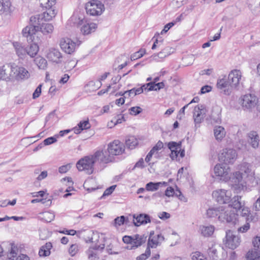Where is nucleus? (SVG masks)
<instances>
[{"label": "nucleus", "instance_id": "nucleus-1", "mask_svg": "<svg viewBox=\"0 0 260 260\" xmlns=\"http://www.w3.org/2000/svg\"><path fill=\"white\" fill-rule=\"evenodd\" d=\"M212 196L216 201L219 204L229 203L228 207H224L225 208H230V210L233 208L235 211L238 212V210L241 209L243 205L241 202V197L237 196H234L231 199L232 193L230 190L225 189H218L214 191Z\"/></svg>", "mask_w": 260, "mask_h": 260}, {"label": "nucleus", "instance_id": "nucleus-2", "mask_svg": "<svg viewBox=\"0 0 260 260\" xmlns=\"http://www.w3.org/2000/svg\"><path fill=\"white\" fill-rule=\"evenodd\" d=\"M208 218L218 217L221 222H226L235 224L239 214L234 211L230 210V208H225L223 206L209 208L206 211Z\"/></svg>", "mask_w": 260, "mask_h": 260}, {"label": "nucleus", "instance_id": "nucleus-3", "mask_svg": "<svg viewBox=\"0 0 260 260\" xmlns=\"http://www.w3.org/2000/svg\"><path fill=\"white\" fill-rule=\"evenodd\" d=\"M37 24H31L30 21L29 25L24 27L22 31L23 37H26L27 41H32L33 35L38 31H41L44 35L51 34L54 29L52 24L43 23V21L39 20Z\"/></svg>", "mask_w": 260, "mask_h": 260}, {"label": "nucleus", "instance_id": "nucleus-4", "mask_svg": "<svg viewBox=\"0 0 260 260\" xmlns=\"http://www.w3.org/2000/svg\"><path fill=\"white\" fill-rule=\"evenodd\" d=\"M56 0H44V4L43 2L41 3V5H45L46 11L41 14H38L32 16L30 18V21L31 24H36L37 21L38 22L39 20L49 21L54 17L57 13L56 11L52 8V6L56 3Z\"/></svg>", "mask_w": 260, "mask_h": 260}, {"label": "nucleus", "instance_id": "nucleus-5", "mask_svg": "<svg viewBox=\"0 0 260 260\" xmlns=\"http://www.w3.org/2000/svg\"><path fill=\"white\" fill-rule=\"evenodd\" d=\"M242 210L240 211V215L244 217L246 223L243 226L238 228V232L241 233L246 232L250 228L249 222L256 221L257 220L259 215L257 213H250L248 208L243 207Z\"/></svg>", "mask_w": 260, "mask_h": 260}, {"label": "nucleus", "instance_id": "nucleus-6", "mask_svg": "<svg viewBox=\"0 0 260 260\" xmlns=\"http://www.w3.org/2000/svg\"><path fill=\"white\" fill-rule=\"evenodd\" d=\"M86 13L91 16L101 15L105 10L104 5L99 1L91 0L85 5Z\"/></svg>", "mask_w": 260, "mask_h": 260}, {"label": "nucleus", "instance_id": "nucleus-7", "mask_svg": "<svg viewBox=\"0 0 260 260\" xmlns=\"http://www.w3.org/2000/svg\"><path fill=\"white\" fill-rule=\"evenodd\" d=\"M91 155L80 159L76 164V167L79 171H85L88 174H91L93 172L94 164Z\"/></svg>", "mask_w": 260, "mask_h": 260}, {"label": "nucleus", "instance_id": "nucleus-8", "mask_svg": "<svg viewBox=\"0 0 260 260\" xmlns=\"http://www.w3.org/2000/svg\"><path fill=\"white\" fill-rule=\"evenodd\" d=\"M91 156L95 164H108L114 159V157L109 155L107 149L98 150Z\"/></svg>", "mask_w": 260, "mask_h": 260}, {"label": "nucleus", "instance_id": "nucleus-9", "mask_svg": "<svg viewBox=\"0 0 260 260\" xmlns=\"http://www.w3.org/2000/svg\"><path fill=\"white\" fill-rule=\"evenodd\" d=\"M237 154L234 149L225 148L219 154V159L224 164H233L237 159Z\"/></svg>", "mask_w": 260, "mask_h": 260}, {"label": "nucleus", "instance_id": "nucleus-10", "mask_svg": "<svg viewBox=\"0 0 260 260\" xmlns=\"http://www.w3.org/2000/svg\"><path fill=\"white\" fill-rule=\"evenodd\" d=\"M223 242L226 247L234 249L240 245V239L238 236L234 235L232 231L229 230L226 232Z\"/></svg>", "mask_w": 260, "mask_h": 260}, {"label": "nucleus", "instance_id": "nucleus-11", "mask_svg": "<svg viewBox=\"0 0 260 260\" xmlns=\"http://www.w3.org/2000/svg\"><path fill=\"white\" fill-rule=\"evenodd\" d=\"M231 181L233 183L232 185L235 188L243 189L244 187H246V185H248L251 183H249V181L246 179L245 177L242 175V173L240 172H236L233 175V176L230 178Z\"/></svg>", "mask_w": 260, "mask_h": 260}, {"label": "nucleus", "instance_id": "nucleus-12", "mask_svg": "<svg viewBox=\"0 0 260 260\" xmlns=\"http://www.w3.org/2000/svg\"><path fill=\"white\" fill-rule=\"evenodd\" d=\"M124 148L122 143L119 140H114L108 145L107 150L109 155L114 157L115 155L121 154L124 151Z\"/></svg>", "mask_w": 260, "mask_h": 260}, {"label": "nucleus", "instance_id": "nucleus-13", "mask_svg": "<svg viewBox=\"0 0 260 260\" xmlns=\"http://www.w3.org/2000/svg\"><path fill=\"white\" fill-rule=\"evenodd\" d=\"M214 171L215 175L220 177V179L224 181H227L231 178L230 168L225 164L216 165Z\"/></svg>", "mask_w": 260, "mask_h": 260}, {"label": "nucleus", "instance_id": "nucleus-14", "mask_svg": "<svg viewBox=\"0 0 260 260\" xmlns=\"http://www.w3.org/2000/svg\"><path fill=\"white\" fill-rule=\"evenodd\" d=\"M258 103V98L254 94H247L241 99V105L245 109H252Z\"/></svg>", "mask_w": 260, "mask_h": 260}, {"label": "nucleus", "instance_id": "nucleus-15", "mask_svg": "<svg viewBox=\"0 0 260 260\" xmlns=\"http://www.w3.org/2000/svg\"><path fill=\"white\" fill-rule=\"evenodd\" d=\"M12 73V80H25L29 77V73L27 70L21 67H13Z\"/></svg>", "mask_w": 260, "mask_h": 260}, {"label": "nucleus", "instance_id": "nucleus-16", "mask_svg": "<svg viewBox=\"0 0 260 260\" xmlns=\"http://www.w3.org/2000/svg\"><path fill=\"white\" fill-rule=\"evenodd\" d=\"M60 46L61 49L66 53L71 54L74 52L76 43L69 38H62L60 41Z\"/></svg>", "mask_w": 260, "mask_h": 260}, {"label": "nucleus", "instance_id": "nucleus-17", "mask_svg": "<svg viewBox=\"0 0 260 260\" xmlns=\"http://www.w3.org/2000/svg\"><path fill=\"white\" fill-rule=\"evenodd\" d=\"M240 173H242V175L245 177L246 179L249 181V183H253L255 178L253 176L254 173L251 170V166L247 162H243L240 166Z\"/></svg>", "mask_w": 260, "mask_h": 260}, {"label": "nucleus", "instance_id": "nucleus-18", "mask_svg": "<svg viewBox=\"0 0 260 260\" xmlns=\"http://www.w3.org/2000/svg\"><path fill=\"white\" fill-rule=\"evenodd\" d=\"M47 58L49 60L59 64L62 62L63 56L58 49L54 48H51L48 51Z\"/></svg>", "mask_w": 260, "mask_h": 260}, {"label": "nucleus", "instance_id": "nucleus-19", "mask_svg": "<svg viewBox=\"0 0 260 260\" xmlns=\"http://www.w3.org/2000/svg\"><path fill=\"white\" fill-rule=\"evenodd\" d=\"M241 77L242 74L240 70H234L231 71L228 79L230 87L236 88L239 84Z\"/></svg>", "mask_w": 260, "mask_h": 260}, {"label": "nucleus", "instance_id": "nucleus-20", "mask_svg": "<svg viewBox=\"0 0 260 260\" xmlns=\"http://www.w3.org/2000/svg\"><path fill=\"white\" fill-rule=\"evenodd\" d=\"M206 109L204 106L198 105L194 108L193 119L195 124L201 123L205 117Z\"/></svg>", "mask_w": 260, "mask_h": 260}, {"label": "nucleus", "instance_id": "nucleus-21", "mask_svg": "<svg viewBox=\"0 0 260 260\" xmlns=\"http://www.w3.org/2000/svg\"><path fill=\"white\" fill-rule=\"evenodd\" d=\"M13 66L10 64H6L0 67V80H12Z\"/></svg>", "mask_w": 260, "mask_h": 260}, {"label": "nucleus", "instance_id": "nucleus-22", "mask_svg": "<svg viewBox=\"0 0 260 260\" xmlns=\"http://www.w3.org/2000/svg\"><path fill=\"white\" fill-rule=\"evenodd\" d=\"M78 25H83L80 30L84 35H88L92 31H94L97 27L96 24L93 23L84 24V20L79 18Z\"/></svg>", "mask_w": 260, "mask_h": 260}, {"label": "nucleus", "instance_id": "nucleus-23", "mask_svg": "<svg viewBox=\"0 0 260 260\" xmlns=\"http://www.w3.org/2000/svg\"><path fill=\"white\" fill-rule=\"evenodd\" d=\"M133 218L134 223L137 226L151 222L150 216L146 214H140L137 216L134 215Z\"/></svg>", "mask_w": 260, "mask_h": 260}, {"label": "nucleus", "instance_id": "nucleus-24", "mask_svg": "<svg viewBox=\"0 0 260 260\" xmlns=\"http://www.w3.org/2000/svg\"><path fill=\"white\" fill-rule=\"evenodd\" d=\"M223 248L217 244H212L211 247H209L207 252L210 258L213 260H217L218 256V253L219 252L222 251Z\"/></svg>", "mask_w": 260, "mask_h": 260}, {"label": "nucleus", "instance_id": "nucleus-25", "mask_svg": "<svg viewBox=\"0 0 260 260\" xmlns=\"http://www.w3.org/2000/svg\"><path fill=\"white\" fill-rule=\"evenodd\" d=\"M248 142L253 148H257L259 145V137L255 131H251L248 134Z\"/></svg>", "mask_w": 260, "mask_h": 260}, {"label": "nucleus", "instance_id": "nucleus-26", "mask_svg": "<svg viewBox=\"0 0 260 260\" xmlns=\"http://www.w3.org/2000/svg\"><path fill=\"white\" fill-rule=\"evenodd\" d=\"M216 85L218 88L223 90L225 94H230L231 93V88L232 87H230V83L226 79H218Z\"/></svg>", "mask_w": 260, "mask_h": 260}, {"label": "nucleus", "instance_id": "nucleus-27", "mask_svg": "<svg viewBox=\"0 0 260 260\" xmlns=\"http://www.w3.org/2000/svg\"><path fill=\"white\" fill-rule=\"evenodd\" d=\"M199 230L202 236L204 237H210L213 234L215 227L212 225H201Z\"/></svg>", "mask_w": 260, "mask_h": 260}, {"label": "nucleus", "instance_id": "nucleus-28", "mask_svg": "<svg viewBox=\"0 0 260 260\" xmlns=\"http://www.w3.org/2000/svg\"><path fill=\"white\" fill-rule=\"evenodd\" d=\"M134 239L133 245H132L131 248H128V247H127L128 249H135L141 246L143 243L146 242L147 236L145 235H140L139 234H136L134 235Z\"/></svg>", "mask_w": 260, "mask_h": 260}, {"label": "nucleus", "instance_id": "nucleus-29", "mask_svg": "<svg viewBox=\"0 0 260 260\" xmlns=\"http://www.w3.org/2000/svg\"><path fill=\"white\" fill-rule=\"evenodd\" d=\"M173 48L170 47H166L157 54H154L152 57L155 60L157 59V57L159 58L162 59L168 56L172 53H173Z\"/></svg>", "mask_w": 260, "mask_h": 260}, {"label": "nucleus", "instance_id": "nucleus-30", "mask_svg": "<svg viewBox=\"0 0 260 260\" xmlns=\"http://www.w3.org/2000/svg\"><path fill=\"white\" fill-rule=\"evenodd\" d=\"M159 244L157 239V237L154 235V232L151 231L149 234V237L148 241L147 248H156Z\"/></svg>", "mask_w": 260, "mask_h": 260}, {"label": "nucleus", "instance_id": "nucleus-31", "mask_svg": "<svg viewBox=\"0 0 260 260\" xmlns=\"http://www.w3.org/2000/svg\"><path fill=\"white\" fill-rule=\"evenodd\" d=\"M246 257L247 260H258L260 258V249L254 247L247 252Z\"/></svg>", "mask_w": 260, "mask_h": 260}, {"label": "nucleus", "instance_id": "nucleus-32", "mask_svg": "<svg viewBox=\"0 0 260 260\" xmlns=\"http://www.w3.org/2000/svg\"><path fill=\"white\" fill-rule=\"evenodd\" d=\"M13 46L15 49L16 54L20 57H23L26 54V48H24L18 42L13 43Z\"/></svg>", "mask_w": 260, "mask_h": 260}, {"label": "nucleus", "instance_id": "nucleus-33", "mask_svg": "<svg viewBox=\"0 0 260 260\" xmlns=\"http://www.w3.org/2000/svg\"><path fill=\"white\" fill-rule=\"evenodd\" d=\"M214 134L216 139L220 141L225 136L224 128L221 126H215L214 129Z\"/></svg>", "mask_w": 260, "mask_h": 260}, {"label": "nucleus", "instance_id": "nucleus-34", "mask_svg": "<svg viewBox=\"0 0 260 260\" xmlns=\"http://www.w3.org/2000/svg\"><path fill=\"white\" fill-rule=\"evenodd\" d=\"M26 54L30 57H34L39 51V47L36 43H32L26 47Z\"/></svg>", "mask_w": 260, "mask_h": 260}, {"label": "nucleus", "instance_id": "nucleus-35", "mask_svg": "<svg viewBox=\"0 0 260 260\" xmlns=\"http://www.w3.org/2000/svg\"><path fill=\"white\" fill-rule=\"evenodd\" d=\"M86 253L89 260H95L99 258L98 251L93 246L90 247L86 251Z\"/></svg>", "mask_w": 260, "mask_h": 260}, {"label": "nucleus", "instance_id": "nucleus-36", "mask_svg": "<svg viewBox=\"0 0 260 260\" xmlns=\"http://www.w3.org/2000/svg\"><path fill=\"white\" fill-rule=\"evenodd\" d=\"M148 88V91H157L164 87L165 84L164 82H161L157 83H155V82H150L146 84Z\"/></svg>", "mask_w": 260, "mask_h": 260}, {"label": "nucleus", "instance_id": "nucleus-37", "mask_svg": "<svg viewBox=\"0 0 260 260\" xmlns=\"http://www.w3.org/2000/svg\"><path fill=\"white\" fill-rule=\"evenodd\" d=\"M165 184L167 185V183L165 182H150L146 184V189L148 191H154L157 190L160 185Z\"/></svg>", "mask_w": 260, "mask_h": 260}, {"label": "nucleus", "instance_id": "nucleus-38", "mask_svg": "<svg viewBox=\"0 0 260 260\" xmlns=\"http://www.w3.org/2000/svg\"><path fill=\"white\" fill-rule=\"evenodd\" d=\"M138 141L134 136H129L125 141L126 146L130 149H133L138 145Z\"/></svg>", "mask_w": 260, "mask_h": 260}, {"label": "nucleus", "instance_id": "nucleus-39", "mask_svg": "<svg viewBox=\"0 0 260 260\" xmlns=\"http://www.w3.org/2000/svg\"><path fill=\"white\" fill-rule=\"evenodd\" d=\"M35 62L40 69H45L47 66V60L42 57H38L35 59Z\"/></svg>", "mask_w": 260, "mask_h": 260}, {"label": "nucleus", "instance_id": "nucleus-40", "mask_svg": "<svg viewBox=\"0 0 260 260\" xmlns=\"http://www.w3.org/2000/svg\"><path fill=\"white\" fill-rule=\"evenodd\" d=\"M11 3L8 1L0 0V14L9 11Z\"/></svg>", "mask_w": 260, "mask_h": 260}, {"label": "nucleus", "instance_id": "nucleus-41", "mask_svg": "<svg viewBox=\"0 0 260 260\" xmlns=\"http://www.w3.org/2000/svg\"><path fill=\"white\" fill-rule=\"evenodd\" d=\"M168 149L170 150L171 151H180L181 147V143H177L175 142H169L167 144Z\"/></svg>", "mask_w": 260, "mask_h": 260}, {"label": "nucleus", "instance_id": "nucleus-42", "mask_svg": "<svg viewBox=\"0 0 260 260\" xmlns=\"http://www.w3.org/2000/svg\"><path fill=\"white\" fill-rule=\"evenodd\" d=\"M11 250L8 255L9 258H13L12 260H14V258L16 257L17 255L18 248L14 243H10Z\"/></svg>", "mask_w": 260, "mask_h": 260}, {"label": "nucleus", "instance_id": "nucleus-43", "mask_svg": "<svg viewBox=\"0 0 260 260\" xmlns=\"http://www.w3.org/2000/svg\"><path fill=\"white\" fill-rule=\"evenodd\" d=\"M55 215L53 213L50 212H45L43 213L42 219L47 222H51L54 219Z\"/></svg>", "mask_w": 260, "mask_h": 260}, {"label": "nucleus", "instance_id": "nucleus-44", "mask_svg": "<svg viewBox=\"0 0 260 260\" xmlns=\"http://www.w3.org/2000/svg\"><path fill=\"white\" fill-rule=\"evenodd\" d=\"M191 260H207V259L201 252L196 251L191 254Z\"/></svg>", "mask_w": 260, "mask_h": 260}, {"label": "nucleus", "instance_id": "nucleus-45", "mask_svg": "<svg viewBox=\"0 0 260 260\" xmlns=\"http://www.w3.org/2000/svg\"><path fill=\"white\" fill-rule=\"evenodd\" d=\"M78 251L79 246L77 244H72L69 249V253L71 256H75Z\"/></svg>", "mask_w": 260, "mask_h": 260}, {"label": "nucleus", "instance_id": "nucleus-46", "mask_svg": "<svg viewBox=\"0 0 260 260\" xmlns=\"http://www.w3.org/2000/svg\"><path fill=\"white\" fill-rule=\"evenodd\" d=\"M145 53V49H140L139 51L134 53L131 56V59L132 60H135L138 58L142 57Z\"/></svg>", "mask_w": 260, "mask_h": 260}, {"label": "nucleus", "instance_id": "nucleus-47", "mask_svg": "<svg viewBox=\"0 0 260 260\" xmlns=\"http://www.w3.org/2000/svg\"><path fill=\"white\" fill-rule=\"evenodd\" d=\"M58 137V135H55L54 137H50L45 139L43 142L45 146L49 145L56 142L57 141L56 138Z\"/></svg>", "mask_w": 260, "mask_h": 260}, {"label": "nucleus", "instance_id": "nucleus-48", "mask_svg": "<svg viewBox=\"0 0 260 260\" xmlns=\"http://www.w3.org/2000/svg\"><path fill=\"white\" fill-rule=\"evenodd\" d=\"M151 254L150 249L149 248H146L145 252L141 254L137 257V260H146L148 257L150 256Z\"/></svg>", "mask_w": 260, "mask_h": 260}, {"label": "nucleus", "instance_id": "nucleus-49", "mask_svg": "<svg viewBox=\"0 0 260 260\" xmlns=\"http://www.w3.org/2000/svg\"><path fill=\"white\" fill-rule=\"evenodd\" d=\"M129 114L132 115H137L142 112V109L140 107L136 106L131 107L129 109Z\"/></svg>", "mask_w": 260, "mask_h": 260}, {"label": "nucleus", "instance_id": "nucleus-50", "mask_svg": "<svg viewBox=\"0 0 260 260\" xmlns=\"http://www.w3.org/2000/svg\"><path fill=\"white\" fill-rule=\"evenodd\" d=\"M164 147L163 143L159 141L156 145L151 149L152 151L154 152L156 154L158 153V151L161 150Z\"/></svg>", "mask_w": 260, "mask_h": 260}, {"label": "nucleus", "instance_id": "nucleus-51", "mask_svg": "<svg viewBox=\"0 0 260 260\" xmlns=\"http://www.w3.org/2000/svg\"><path fill=\"white\" fill-rule=\"evenodd\" d=\"M116 187V185H113L111 186L109 188H107L105 190L103 196L101 197V199H103L105 196L110 195L114 191Z\"/></svg>", "mask_w": 260, "mask_h": 260}, {"label": "nucleus", "instance_id": "nucleus-52", "mask_svg": "<svg viewBox=\"0 0 260 260\" xmlns=\"http://www.w3.org/2000/svg\"><path fill=\"white\" fill-rule=\"evenodd\" d=\"M78 125V127L81 128V129L82 130L87 129L89 128L90 127V124L89 123L88 120L80 121Z\"/></svg>", "mask_w": 260, "mask_h": 260}, {"label": "nucleus", "instance_id": "nucleus-53", "mask_svg": "<svg viewBox=\"0 0 260 260\" xmlns=\"http://www.w3.org/2000/svg\"><path fill=\"white\" fill-rule=\"evenodd\" d=\"M126 221L124 216L117 217L114 219L115 225L120 226L123 224Z\"/></svg>", "mask_w": 260, "mask_h": 260}, {"label": "nucleus", "instance_id": "nucleus-54", "mask_svg": "<svg viewBox=\"0 0 260 260\" xmlns=\"http://www.w3.org/2000/svg\"><path fill=\"white\" fill-rule=\"evenodd\" d=\"M134 236H124L122 238V240L124 243L126 244H131L133 245L134 243Z\"/></svg>", "mask_w": 260, "mask_h": 260}, {"label": "nucleus", "instance_id": "nucleus-55", "mask_svg": "<svg viewBox=\"0 0 260 260\" xmlns=\"http://www.w3.org/2000/svg\"><path fill=\"white\" fill-rule=\"evenodd\" d=\"M44 247L42 246L39 250V254L40 256H46L50 254V251L49 250H46Z\"/></svg>", "mask_w": 260, "mask_h": 260}, {"label": "nucleus", "instance_id": "nucleus-56", "mask_svg": "<svg viewBox=\"0 0 260 260\" xmlns=\"http://www.w3.org/2000/svg\"><path fill=\"white\" fill-rule=\"evenodd\" d=\"M252 244L255 248L260 249V237H254L252 240Z\"/></svg>", "mask_w": 260, "mask_h": 260}, {"label": "nucleus", "instance_id": "nucleus-57", "mask_svg": "<svg viewBox=\"0 0 260 260\" xmlns=\"http://www.w3.org/2000/svg\"><path fill=\"white\" fill-rule=\"evenodd\" d=\"M71 168V165L70 164H67L66 165L62 166L60 167L58 169V171L60 173H65L68 171H69Z\"/></svg>", "mask_w": 260, "mask_h": 260}, {"label": "nucleus", "instance_id": "nucleus-58", "mask_svg": "<svg viewBox=\"0 0 260 260\" xmlns=\"http://www.w3.org/2000/svg\"><path fill=\"white\" fill-rule=\"evenodd\" d=\"M41 87L42 85L41 84L39 85L35 90L32 94V98L34 99L38 98L40 95L41 93Z\"/></svg>", "mask_w": 260, "mask_h": 260}, {"label": "nucleus", "instance_id": "nucleus-59", "mask_svg": "<svg viewBox=\"0 0 260 260\" xmlns=\"http://www.w3.org/2000/svg\"><path fill=\"white\" fill-rule=\"evenodd\" d=\"M175 24V22H172L167 24L165 26L164 29L161 31V34L162 35L164 33L167 32L170 28H171Z\"/></svg>", "mask_w": 260, "mask_h": 260}, {"label": "nucleus", "instance_id": "nucleus-60", "mask_svg": "<svg viewBox=\"0 0 260 260\" xmlns=\"http://www.w3.org/2000/svg\"><path fill=\"white\" fill-rule=\"evenodd\" d=\"M253 209L256 211H258V212L260 211V197L258 198V199L255 202V203L254 204ZM257 213L258 214L259 216H260V213H259L258 212H257Z\"/></svg>", "mask_w": 260, "mask_h": 260}, {"label": "nucleus", "instance_id": "nucleus-61", "mask_svg": "<svg viewBox=\"0 0 260 260\" xmlns=\"http://www.w3.org/2000/svg\"><path fill=\"white\" fill-rule=\"evenodd\" d=\"M211 89H212V87L211 86L205 85L201 88V93L202 94H204V93L210 92L211 90Z\"/></svg>", "mask_w": 260, "mask_h": 260}, {"label": "nucleus", "instance_id": "nucleus-62", "mask_svg": "<svg viewBox=\"0 0 260 260\" xmlns=\"http://www.w3.org/2000/svg\"><path fill=\"white\" fill-rule=\"evenodd\" d=\"M174 193V189L171 187H169L167 188L165 191V196L167 197H171L173 196Z\"/></svg>", "mask_w": 260, "mask_h": 260}, {"label": "nucleus", "instance_id": "nucleus-63", "mask_svg": "<svg viewBox=\"0 0 260 260\" xmlns=\"http://www.w3.org/2000/svg\"><path fill=\"white\" fill-rule=\"evenodd\" d=\"M86 235H87V238H85V240H86V242H92V235L93 234V232L91 231H87L86 233Z\"/></svg>", "mask_w": 260, "mask_h": 260}, {"label": "nucleus", "instance_id": "nucleus-64", "mask_svg": "<svg viewBox=\"0 0 260 260\" xmlns=\"http://www.w3.org/2000/svg\"><path fill=\"white\" fill-rule=\"evenodd\" d=\"M158 216L160 219L165 220L169 218L170 214L166 212H162L159 213Z\"/></svg>", "mask_w": 260, "mask_h": 260}]
</instances>
